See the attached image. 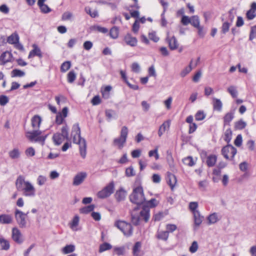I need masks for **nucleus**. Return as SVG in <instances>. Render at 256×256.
Segmentation results:
<instances>
[{
    "mask_svg": "<svg viewBox=\"0 0 256 256\" xmlns=\"http://www.w3.org/2000/svg\"><path fill=\"white\" fill-rule=\"evenodd\" d=\"M198 248V244L196 242L194 241L192 242L191 246H190L189 250L192 253H194L196 252Z\"/></svg>",
    "mask_w": 256,
    "mask_h": 256,
    "instance_id": "nucleus-60",
    "label": "nucleus"
},
{
    "mask_svg": "<svg viewBox=\"0 0 256 256\" xmlns=\"http://www.w3.org/2000/svg\"><path fill=\"white\" fill-rule=\"evenodd\" d=\"M246 126V122L242 120H240L235 124V127L236 129L242 130Z\"/></svg>",
    "mask_w": 256,
    "mask_h": 256,
    "instance_id": "nucleus-48",
    "label": "nucleus"
},
{
    "mask_svg": "<svg viewBox=\"0 0 256 256\" xmlns=\"http://www.w3.org/2000/svg\"><path fill=\"white\" fill-rule=\"evenodd\" d=\"M256 38V24L250 28V30L249 36V40L252 41Z\"/></svg>",
    "mask_w": 256,
    "mask_h": 256,
    "instance_id": "nucleus-43",
    "label": "nucleus"
},
{
    "mask_svg": "<svg viewBox=\"0 0 256 256\" xmlns=\"http://www.w3.org/2000/svg\"><path fill=\"white\" fill-rule=\"evenodd\" d=\"M64 118L62 116L60 112H58L56 116V122L58 124H60L62 123Z\"/></svg>",
    "mask_w": 256,
    "mask_h": 256,
    "instance_id": "nucleus-61",
    "label": "nucleus"
},
{
    "mask_svg": "<svg viewBox=\"0 0 256 256\" xmlns=\"http://www.w3.org/2000/svg\"><path fill=\"white\" fill-rule=\"evenodd\" d=\"M198 208V204L197 202H190L189 204V208L190 210L192 212V214H194V212H199L197 210Z\"/></svg>",
    "mask_w": 256,
    "mask_h": 256,
    "instance_id": "nucleus-49",
    "label": "nucleus"
},
{
    "mask_svg": "<svg viewBox=\"0 0 256 256\" xmlns=\"http://www.w3.org/2000/svg\"><path fill=\"white\" fill-rule=\"evenodd\" d=\"M25 154L27 156H33L35 155V150L33 148L30 147L26 150Z\"/></svg>",
    "mask_w": 256,
    "mask_h": 256,
    "instance_id": "nucleus-55",
    "label": "nucleus"
},
{
    "mask_svg": "<svg viewBox=\"0 0 256 256\" xmlns=\"http://www.w3.org/2000/svg\"><path fill=\"white\" fill-rule=\"evenodd\" d=\"M148 156L150 157H152L154 156L156 160H158L159 158V155L158 154V148H156L154 150H150L148 152Z\"/></svg>",
    "mask_w": 256,
    "mask_h": 256,
    "instance_id": "nucleus-53",
    "label": "nucleus"
},
{
    "mask_svg": "<svg viewBox=\"0 0 256 256\" xmlns=\"http://www.w3.org/2000/svg\"><path fill=\"white\" fill-rule=\"evenodd\" d=\"M138 207L134 208L131 214V222L134 225H138L141 219L147 222L150 218V210L148 207H144L140 212H136Z\"/></svg>",
    "mask_w": 256,
    "mask_h": 256,
    "instance_id": "nucleus-2",
    "label": "nucleus"
},
{
    "mask_svg": "<svg viewBox=\"0 0 256 256\" xmlns=\"http://www.w3.org/2000/svg\"><path fill=\"white\" fill-rule=\"evenodd\" d=\"M190 24L194 28L200 26V20L198 16H191Z\"/></svg>",
    "mask_w": 256,
    "mask_h": 256,
    "instance_id": "nucleus-32",
    "label": "nucleus"
},
{
    "mask_svg": "<svg viewBox=\"0 0 256 256\" xmlns=\"http://www.w3.org/2000/svg\"><path fill=\"white\" fill-rule=\"evenodd\" d=\"M125 174L126 176L128 177L134 176L136 175L135 170L132 166H130L126 168Z\"/></svg>",
    "mask_w": 256,
    "mask_h": 256,
    "instance_id": "nucleus-42",
    "label": "nucleus"
},
{
    "mask_svg": "<svg viewBox=\"0 0 256 256\" xmlns=\"http://www.w3.org/2000/svg\"><path fill=\"white\" fill-rule=\"evenodd\" d=\"M71 66L70 62L69 61H66L63 62L60 67V70L62 72H66L68 70Z\"/></svg>",
    "mask_w": 256,
    "mask_h": 256,
    "instance_id": "nucleus-45",
    "label": "nucleus"
},
{
    "mask_svg": "<svg viewBox=\"0 0 256 256\" xmlns=\"http://www.w3.org/2000/svg\"><path fill=\"white\" fill-rule=\"evenodd\" d=\"M68 127L66 125L63 126L62 128L61 133H56L54 134L52 139L56 145H60L64 140H68Z\"/></svg>",
    "mask_w": 256,
    "mask_h": 256,
    "instance_id": "nucleus-4",
    "label": "nucleus"
},
{
    "mask_svg": "<svg viewBox=\"0 0 256 256\" xmlns=\"http://www.w3.org/2000/svg\"><path fill=\"white\" fill-rule=\"evenodd\" d=\"M12 54L9 52H6L2 54L0 56V61L3 64L10 62L12 59Z\"/></svg>",
    "mask_w": 256,
    "mask_h": 256,
    "instance_id": "nucleus-20",
    "label": "nucleus"
},
{
    "mask_svg": "<svg viewBox=\"0 0 256 256\" xmlns=\"http://www.w3.org/2000/svg\"><path fill=\"white\" fill-rule=\"evenodd\" d=\"M146 204L150 208H154L158 204V202L156 198H152L146 202Z\"/></svg>",
    "mask_w": 256,
    "mask_h": 256,
    "instance_id": "nucleus-58",
    "label": "nucleus"
},
{
    "mask_svg": "<svg viewBox=\"0 0 256 256\" xmlns=\"http://www.w3.org/2000/svg\"><path fill=\"white\" fill-rule=\"evenodd\" d=\"M213 108L214 110L220 112L222 110V104L220 99L213 98Z\"/></svg>",
    "mask_w": 256,
    "mask_h": 256,
    "instance_id": "nucleus-24",
    "label": "nucleus"
},
{
    "mask_svg": "<svg viewBox=\"0 0 256 256\" xmlns=\"http://www.w3.org/2000/svg\"><path fill=\"white\" fill-rule=\"evenodd\" d=\"M228 92L230 94L232 98H235L237 97L238 91L236 86H229L228 88Z\"/></svg>",
    "mask_w": 256,
    "mask_h": 256,
    "instance_id": "nucleus-39",
    "label": "nucleus"
},
{
    "mask_svg": "<svg viewBox=\"0 0 256 256\" xmlns=\"http://www.w3.org/2000/svg\"><path fill=\"white\" fill-rule=\"evenodd\" d=\"M72 134H74L73 142L79 144L80 154L82 158H84L86 154V140L80 136V128L78 124L73 127Z\"/></svg>",
    "mask_w": 256,
    "mask_h": 256,
    "instance_id": "nucleus-1",
    "label": "nucleus"
},
{
    "mask_svg": "<svg viewBox=\"0 0 256 256\" xmlns=\"http://www.w3.org/2000/svg\"><path fill=\"white\" fill-rule=\"evenodd\" d=\"M170 126V121L167 120L164 122L160 127L158 132V134L159 136H161L164 132L168 130Z\"/></svg>",
    "mask_w": 256,
    "mask_h": 256,
    "instance_id": "nucleus-23",
    "label": "nucleus"
},
{
    "mask_svg": "<svg viewBox=\"0 0 256 256\" xmlns=\"http://www.w3.org/2000/svg\"><path fill=\"white\" fill-rule=\"evenodd\" d=\"M86 176V173L85 172L78 173L74 178L72 184L75 186H79L84 181Z\"/></svg>",
    "mask_w": 256,
    "mask_h": 256,
    "instance_id": "nucleus-12",
    "label": "nucleus"
},
{
    "mask_svg": "<svg viewBox=\"0 0 256 256\" xmlns=\"http://www.w3.org/2000/svg\"><path fill=\"white\" fill-rule=\"evenodd\" d=\"M73 15L70 12H66L62 15V20H70L72 18Z\"/></svg>",
    "mask_w": 256,
    "mask_h": 256,
    "instance_id": "nucleus-57",
    "label": "nucleus"
},
{
    "mask_svg": "<svg viewBox=\"0 0 256 256\" xmlns=\"http://www.w3.org/2000/svg\"><path fill=\"white\" fill-rule=\"evenodd\" d=\"M75 250V246L73 244L66 245L62 249V252L64 254H68L74 252Z\"/></svg>",
    "mask_w": 256,
    "mask_h": 256,
    "instance_id": "nucleus-30",
    "label": "nucleus"
},
{
    "mask_svg": "<svg viewBox=\"0 0 256 256\" xmlns=\"http://www.w3.org/2000/svg\"><path fill=\"white\" fill-rule=\"evenodd\" d=\"M130 201L138 206L145 202L142 187L141 186L134 188L132 193L130 196Z\"/></svg>",
    "mask_w": 256,
    "mask_h": 256,
    "instance_id": "nucleus-3",
    "label": "nucleus"
},
{
    "mask_svg": "<svg viewBox=\"0 0 256 256\" xmlns=\"http://www.w3.org/2000/svg\"><path fill=\"white\" fill-rule=\"evenodd\" d=\"M110 36L113 39H116L118 38L119 34V28L117 26L112 27L110 31Z\"/></svg>",
    "mask_w": 256,
    "mask_h": 256,
    "instance_id": "nucleus-28",
    "label": "nucleus"
},
{
    "mask_svg": "<svg viewBox=\"0 0 256 256\" xmlns=\"http://www.w3.org/2000/svg\"><path fill=\"white\" fill-rule=\"evenodd\" d=\"M234 118V112H229L226 114L224 117V124H229L230 122L233 120Z\"/></svg>",
    "mask_w": 256,
    "mask_h": 256,
    "instance_id": "nucleus-27",
    "label": "nucleus"
},
{
    "mask_svg": "<svg viewBox=\"0 0 256 256\" xmlns=\"http://www.w3.org/2000/svg\"><path fill=\"white\" fill-rule=\"evenodd\" d=\"M95 208L94 204H90L88 206H84L80 209V212L82 214H87L92 212Z\"/></svg>",
    "mask_w": 256,
    "mask_h": 256,
    "instance_id": "nucleus-31",
    "label": "nucleus"
},
{
    "mask_svg": "<svg viewBox=\"0 0 256 256\" xmlns=\"http://www.w3.org/2000/svg\"><path fill=\"white\" fill-rule=\"evenodd\" d=\"M80 221V218L78 216H75L70 223V228L74 230H76V227L78 226Z\"/></svg>",
    "mask_w": 256,
    "mask_h": 256,
    "instance_id": "nucleus-29",
    "label": "nucleus"
},
{
    "mask_svg": "<svg viewBox=\"0 0 256 256\" xmlns=\"http://www.w3.org/2000/svg\"><path fill=\"white\" fill-rule=\"evenodd\" d=\"M242 136L241 134H238L234 140V144L237 146H240L242 144Z\"/></svg>",
    "mask_w": 256,
    "mask_h": 256,
    "instance_id": "nucleus-63",
    "label": "nucleus"
},
{
    "mask_svg": "<svg viewBox=\"0 0 256 256\" xmlns=\"http://www.w3.org/2000/svg\"><path fill=\"white\" fill-rule=\"evenodd\" d=\"M246 16L248 20H252L256 16V12L249 10L246 12Z\"/></svg>",
    "mask_w": 256,
    "mask_h": 256,
    "instance_id": "nucleus-51",
    "label": "nucleus"
},
{
    "mask_svg": "<svg viewBox=\"0 0 256 256\" xmlns=\"http://www.w3.org/2000/svg\"><path fill=\"white\" fill-rule=\"evenodd\" d=\"M92 42L89 40L86 41L83 44L84 48L86 50H90L92 48Z\"/></svg>",
    "mask_w": 256,
    "mask_h": 256,
    "instance_id": "nucleus-62",
    "label": "nucleus"
},
{
    "mask_svg": "<svg viewBox=\"0 0 256 256\" xmlns=\"http://www.w3.org/2000/svg\"><path fill=\"white\" fill-rule=\"evenodd\" d=\"M32 47L33 49L30 51L28 58H30L37 56L41 58L42 57V54L40 48L36 44H33Z\"/></svg>",
    "mask_w": 256,
    "mask_h": 256,
    "instance_id": "nucleus-13",
    "label": "nucleus"
},
{
    "mask_svg": "<svg viewBox=\"0 0 256 256\" xmlns=\"http://www.w3.org/2000/svg\"><path fill=\"white\" fill-rule=\"evenodd\" d=\"M46 178L45 176L42 175L39 176L37 178L38 184L42 186L46 183Z\"/></svg>",
    "mask_w": 256,
    "mask_h": 256,
    "instance_id": "nucleus-52",
    "label": "nucleus"
},
{
    "mask_svg": "<svg viewBox=\"0 0 256 256\" xmlns=\"http://www.w3.org/2000/svg\"><path fill=\"white\" fill-rule=\"evenodd\" d=\"M12 222V218L8 214L0 215V223L2 224H10Z\"/></svg>",
    "mask_w": 256,
    "mask_h": 256,
    "instance_id": "nucleus-26",
    "label": "nucleus"
},
{
    "mask_svg": "<svg viewBox=\"0 0 256 256\" xmlns=\"http://www.w3.org/2000/svg\"><path fill=\"white\" fill-rule=\"evenodd\" d=\"M194 218V229L196 230L202 224L204 217L200 214V212H196L193 214Z\"/></svg>",
    "mask_w": 256,
    "mask_h": 256,
    "instance_id": "nucleus-16",
    "label": "nucleus"
},
{
    "mask_svg": "<svg viewBox=\"0 0 256 256\" xmlns=\"http://www.w3.org/2000/svg\"><path fill=\"white\" fill-rule=\"evenodd\" d=\"M191 17L189 18L186 16H183L181 20V22L184 26H187L188 24H190Z\"/></svg>",
    "mask_w": 256,
    "mask_h": 256,
    "instance_id": "nucleus-56",
    "label": "nucleus"
},
{
    "mask_svg": "<svg viewBox=\"0 0 256 256\" xmlns=\"http://www.w3.org/2000/svg\"><path fill=\"white\" fill-rule=\"evenodd\" d=\"M166 181L168 184L170 186L171 189L173 190L177 182L175 175L168 172Z\"/></svg>",
    "mask_w": 256,
    "mask_h": 256,
    "instance_id": "nucleus-18",
    "label": "nucleus"
},
{
    "mask_svg": "<svg viewBox=\"0 0 256 256\" xmlns=\"http://www.w3.org/2000/svg\"><path fill=\"white\" fill-rule=\"evenodd\" d=\"M128 134V128L126 126H122L120 131V136L114 140V144L117 146L119 148H122L126 142Z\"/></svg>",
    "mask_w": 256,
    "mask_h": 256,
    "instance_id": "nucleus-7",
    "label": "nucleus"
},
{
    "mask_svg": "<svg viewBox=\"0 0 256 256\" xmlns=\"http://www.w3.org/2000/svg\"><path fill=\"white\" fill-rule=\"evenodd\" d=\"M114 182H111L101 190L97 194V196L100 198H105L110 196L114 192Z\"/></svg>",
    "mask_w": 256,
    "mask_h": 256,
    "instance_id": "nucleus-8",
    "label": "nucleus"
},
{
    "mask_svg": "<svg viewBox=\"0 0 256 256\" xmlns=\"http://www.w3.org/2000/svg\"><path fill=\"white\" fill-rule=\"evenodd\" d=\"M0 245L2 250H8L10 248V244L4 238H0Z\"/></svg>",
    "mask_w": 256,
    "mask_h": 256,
    "instance_id": "nucleus-33",
    "label": "nucleus"
},
{
    "mask_svg": "<svg viewBox=\"0 0 256 256\" xmlns=\"http://www.w3.org/2000/svg\"><path fill=\"white\" fill-rule=\"evenodd\" d=\"M192 60H191L188 66L186 67L184 69L180 72V75L182 77L184 78L192 70Z\"/></svg>",
    "mask_w": 256,
    "mask_h": 256,
    "instance_id": "nucleus-41",
    "label": "nucleus"
},
{
    "mask_svg": "<svg viewBox=\"0 0 256 256\" xmlns=\"http://www.w3.org/2000/svg\"><path fill=\"white\" fill-rule=\"evenodd\" d=\"M126 195V192L122 188H121L116 191L114 197L116 200L120 202L125 200Z\"/></svg>",
    "mask_w": 256,
    "mask_h": 256,
    "instance_id": "nucleus-15",
    "label": "nucleus"
},
{
    "mask_svg": "<svg viewBox=\"0 0 256 256\" xmlns=\"http://www.w3.org/2000/svg\"><path fill=\"white\" fill-rule=\"evenodd\" d=\"M166 40L171 50H176L178 48V44L175 36L167 37Z\"/></svg>",
    "mask_w": 256,
    "mask_h": 256,
    "instance_id": "nucleus-19",
    "label": "nucleus"
},
{
    "mask_svg": "<svg viewBox=\"0 0 256 256\" xmlns=\"http://www.w3.org/2000/svg\"><path fill=\"white\" fill-rule=\"evenodd\" d=\"M42 12L44 14H48L52 11V9L48 6V5L44 4L39 6Z\"/></svg>",
    "mask_w": 256,
    "mask_h": 256,
    "instance_id": "nucleus-50",
    "label": "nucleus"
},
{
    "mask_svg": "<svg viewBox=\"0 0 256 256\" xmlns=\"http://www.w3.org/2000/svg\"><path fill=\"white\" fill-rule=\"evenodd\" d=\"M7 42L10 44H12L14 46H16V32L12 33L7 38Z\"/></svg>",
    "mask_w": 256,
    "mask_h": 256,
    "instance_id": "nucleus-40",
    "label": "nucleus"
},
{
    "mask_svg": "<svg viewBox=\"0 0 256 256\" xmlns=\"http://www.w3.org/2000/svg\"><path fill=\"white\" fill-rule=\"evenodd\" d=\"M232 131L230 128L226 130L224 134V140L228 144L232 140Z\"/></svg>",
    "mask_w": 256,
    "mask_h": 256,
    "instance_id": "nucleus-35",
    "label": "nucleus"
},
{
    "mask_svg": "<svg viewBox=\"0 0 256 256\" xmlns=\"http://www.w3.org/2000/svg\"><path fill=\"white\" fill-rule=\"evenodd\" d=\"M114 226L122 231L124 236H130L132 235L133 230L130 224L124 221L118 220L116 222Z\"/></svg>",
    "mask_w": 256,
    "mask_h": 256,
    "instance_id": "nucleus-6",
    "label": "nucleus"
},
{
    "mask_svg": "<svg viewBox=\"0 0 256 256\" xmlns=\"http://www.w3.org/2000/svg\"><path fill=\"white\" fill-rule=\"evenodd\" d=\"M142 243L140 242H137L135 243L132 248V254L134 256H142L140 253Z\"/></svg>",
    "mask_w": 256,
    "mask_h": 256,
    "instance_id": "nucleus-21",
    "label": "nucleus"
},
{
    "mask_svg": "<svg viewBox=\"0 0 256 256\" xmlns=\"http://www.w3.org/2000/svg\"><path fill=\"white\" fill-rule=\"evenodd\" d=\"M28 212L26 213H24L22 212L17 210V216H18V219L17 220L19 226L21 228L26 227V218Z\"/></svg>",
    "mask_w": 256,
    "mask_h": 256,
    "instance_id": "nucleus-11",
    "label": "nucleus"
},
{
    "mask_svg": "<svg viewBox=\"0 0 256 256\" xmlns=\"http://www.w3.org/2000/svg\"><path fill=\"white\" fill-rule=\"evenodd\" d=\"M76 78V74L74 71H70L68 74V82L69 83H72Z\"/></svg>",
    "mask_w": 256,
    "mask_h": 256,
    "instance_id": "nucleus-44",
    "label": "nucleus"
},
{
    "mask_svg": "<svg viewBox=\"0 0 256 256\" xmlns=\"http://www.w3.org/2000/svg\"><path fill=\"white\" fill-rule=\"evenodd\" d=\"M101 102L100 98L98 96H94L91 100V102L94 106L99 104Z\"/></svg>",
    "mask_w": 256,
    "mask_h": 256,
    "instance_id": "nucleus-64",
    "label": "nucleus"
},
{
    "mask_svg": "<svg viewBox=\"0 0 256 256\" xmlns=\"http://www.w3.org/2000/svg\"><path fill=\"white\" fill-rule=\"evenodd\" d=\"M182 162L184 164L190 166H192L195 164L192 156H190L184 158L182 160Z\"/></svg>",
    "mask_w": 256,
    "mask_h": 256,
    "instance_id": "nucleus-36",
    "label": "nucleus"
},
{
    "mask_svg": "<svg viewBox=\"0 0 256 256\" xmlns=\"http://www.w3.org/2000/svg\"><path fill=\"white\" fill-rule=\"evenodd\" d=\"M131 68L132 71L136 73H139L140 70V66L137 62H134L132 65Z\"/></svg>",
    "mask_w": 256,
    "mask_h": 256,
    "instance_id": "nucleus-54",
    "label": "nucleus"
},
{
    "mask_svg": "<svg viewBox=\"0 0 256 256\" xmlns=\"http://www.w3.org/2000/svg\"><path fill=\"white\" fill-rule=\"evenodd\" d=\"M148 36L149 38L155 42H158L160 40L159 38L156 36V32L149 33Z\"/></svg>",
    "mask_w": 256,
    "mask_h": 256,
    "instance_id": "nucleus-59",
    "label": "nucleus"
},
{
    "mask_svg": "<svg viewBox=\"0 0 256 256\" xmlns=\"http://www.w3.org/2000/svg\"><path fill=\"white\" fill-rule=\"evenodd\" d=\"M236 152V149L231 144H228L222 149V154L227 160L230 157L233 159Z\"/></svg>",
    "mask_w": 256,
    "mask_h": 256,
    "instance_id": "nucleus-9",
    "label": "nucleus"
},
{
    "mask_svg": "<svg viewBox=\"0 0 256 256\" xmlns=\"http://www.w3.org/2000/svg\"><path fill=\"white\" fill-rule=\"evenodd\" d=\"M42 121V118L40 116L34 115L31 119V124L32 128L35 130H39Z\"/></svg>",
    "mask_w": 256,
    "mask_h": 256,
    "instance_id": "nucleus-17",
    "label": "nucleus"
},
{
    "mask_svg": "<svg viewBox=\"0 0 256 256\" xmlns=\"http://www.w3.org/2000/svg\"><path fill=\"white\" fill-rule=\"evenodd\" d=\"M208 220L210 224H213L216 222L218 220L217 214L214 212L212 214H210L208 216Z\"/></svg>",
    "mask_w": 256,
    "mask_h": 256,
    "instance_id": "nucleus-34",
    "label": "nucleus"
},
{
    "mask_svg": "<svg viewBox=\"0 0 256 256\" xmlns=\"http://www.w3.org/2000/svg\"><path fill=\"white\" fill-rule=\"evenodd\" d=\"M112 246L108 242H104L102 244H100L99 248V252H102L106 250L111 249Z\"/></svg>",
    "mask_w": 256,
    "mask_h": 256,
    "instance_id": "nucleus-37",
    "label": "nucleus"
},
{
    "mask_svg": "<svg viewBox=\"0 0 256 256\" xmlns=\"http://www.w3.org/2000/svg\"><path fill=\"white\" fill-rule=\"evenodd\" d=\"M124 41L127 45L134 47L137 45L138 40L130 34H127L124 37Z\"/></svg>",
    "mask_w": 256,
    "mask_h": 256,
    "instance_id": "nucleus-14",
    "label": "nucleus"
},
{
    "mask_svg": "<svg viewBox=\"0 0 256 256\" xmlns=\"http://www.w3.org/2000/svg\"><path fill=\"white\" fill-rule=\"evenodd\" d=\"M23 194L26 196L34 197L36 196V189L30 182H24L22 188Z\"/></svg>",
    "mask_w": 256,
    "mask_h": 256,
    "instance_id": "nucleus-10",
    "label": "nucleus"
},
{
    "mask_svg": "<svg viewBox=\"0 0 256 256\" xmlns=\"http://www.w3.org/2000/svg\"><path fill=\"white\" fill-rule=\"evenodd\" d=\"M42 132L39 130L34 129L32 131L26 132V138L31 142H42L44 144L46 136H41Z\"/></svg>",
    "mask_w": 256,
    "mask_h": 256,
    "instance_id": "nucleus-5",
    "label": "nucleus"
},
{
    "mask_svg": "<svg viewBox=\"0 0 256 256\" xmlns=\"http://www.w3.org/2000/svg\"><path fill=\"white\" fill-rule=\"evenodd\" d=\"M168 237V233L167 231L160 232L158 234V238L164 240H166Z\"/></svg>",
    "mask_w": 256,
    "mask_h": 256,
    "instance_id": "nucleus-46",
    "label": "nucleus"
},
{
    "mask_svg": "<svg viewBox=\"0 0 256 256\" xmlns=\"http://www.w3.org/2000/svg\"><path fill=\"white\" fill-rule=\"evenodd\" d=\"M125 249L124 246L120 247L115 246L114 248V251L117 255L122 256L124 254Z\"/></svg>",
    "mask_w": 256,
    "mask_h": 256,
    "instance_id": "nucleus-38",
    "label": "nucleus"
},
{
    "mask_svg": "<svg viewBox=\"0 0 256 256\" xmlns=\"http://www.w3.org/2000/svg\"><path fill=\"white\" fill-rule=\"evenodd\" d=\"M206 117V114L203 111L199 110L198 111L196 115H195V118L196 120H203Z\"/></svg>",
    "mask_w": 256,
    "mask_h": 256,
    "instance_id": "nucleus-47",
    "label": "nucleus"
},
{
    "mask_svg": "<svg viewBox=\"0 0 256 256\" xmlns=\"http://www.w3.org/2000/svg\"><path fill=\"white\" fill-rule=\"evenodd\" d=\"M234 17L230 18V22H224L222 26V32L224 34L228 32L230 26L232 24Z\"/></svg>",
    "mask_w": 256,
    "mask_h": 256,
    "instance_id": "nucleus-22",
    "label": "nucleus"
},
{
    "mask_svg": "<svg viewBox=\"0 0 256 256\" xmlns=\"http://www.w3.org/2000/svg\"><path fill=\"white\" fill-rule=\"evenodd\" d=\"M217 158L214 154H211L207 157L206 163L208 166L212 167L214 166L216 162Z\"/></svg>",
    "mask_w": 256,
    "mask_h": 256,
    "instance_id": "nucleus-25",
    "label": "nucleus"
}]
</instances>
